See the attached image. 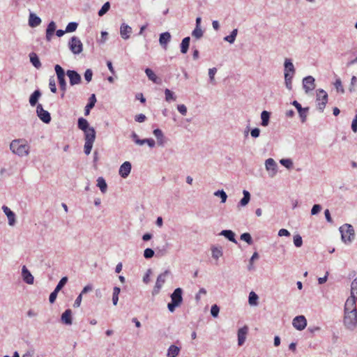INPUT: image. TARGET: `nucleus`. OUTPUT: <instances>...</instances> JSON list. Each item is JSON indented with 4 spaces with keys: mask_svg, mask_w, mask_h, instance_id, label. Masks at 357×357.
Returning <instances> with one entry per match:
<instances>
[{
    "mask_svg": "<svg viewBox=\"0 0 357 357\" xmlns=\"http://www.w3.org/2000/svg\"><path fill=\"white\" fill-rule=\"evenodd\" d=\"M10 150L19 156H25L29 154V146L24 139L13 140L10 144Z\"/></svg>",
    "mask_w": 357,
    "mask_h": 357,
    "instance_id": "1",
    "label": "nucleus"
},
{
    "mask_svg": "<svg viewBox=\"0 0 357 357\" xmlns=\"http://www.w3.org/2000/svg\"><path fill=\"white\" fill-rule=\"evenodd\" d=\"M341 234L342 241L344 243H350L354 239L355 231L353 226L350 224H344L339 228Z\"/></svg>",
    "mask_w": 357,
    "mask_h": 357,
    "instance_id": "2",
    "label": "nucleus"
},
{
    "mask_svg": "<svg viewBox=\"0 0 357 357\" xmlns=\"http://www.w3.org/2000/svg\"><path fill=\"white\" fill-rule=\"evenodd\" d=\"M328 96L327 93L322 89L317 90L316 102L317 108L320 112H323L328 102Z\"/></svg>",
    "mask_w": 357,
    "mask_h": 357,
    "instance_id": "3",
    "label": "nucleus"
},
{
    "mask_svg": "<svg viewBox=\"0 0 357 357\" xmlns=\"http://www.w3.org/2000/svg\"><path fill=\"white\" fill-rule=\"evenodd\" d=\"M343 322L347 329L354 330L357 326V312H344Z\"/></svg>",
    "mask_w": 357,
    "mask_h": 357,
    "instance_id": "4",
    "label": "nucleus"
},
{
    "mask_svg": "<svg viewBox=\"0 0 357 357\" xmlns=\"http://www.w3.org/2000/svg\"><path fill=\"white\" fill-rule=\"evenodd\" d=\"M54 70L57 77L60 89L63 92H66L67 89V84L65 79L66 73L63 68L60 65L56 64L54 66Z\"/></svg>",
    "mask_w": 357,
    "mask_h": 357,
    "instance_id": "5",
    "label": "nucleus"
},
{
    "mask_svg": "<svg viewBox=\"0 0 357 357\" xmlns=\"http://www.w3.org/2000/svg\"><path fill=\"white\" fill-rule=\"evenodd\" d=\"M70 51L75 54H80L83 50V45L77 36H73L68 42Z\"/></svg>",
    "mask_w": 357,
    "mask_h": 357,
    "instance_id": "6",
    "label": "nucleus"
},
{
    "mask_svg": "<svg viewBox=\"0 0 357 357\" xmlns=\"http://www.w3.org/2000/svg\"><path fill=\"white\" fill-rule=\"evenodd\" d=\"M169 274L170 271L169 270H166L165 272L158 276L155 287L152 292L153 295H155L159 293L160 289L166 281L167 276Z\"/></svg>",
    "mask_w": 357,
    "mask_h": 357,
    "instance_id": "7",
    "label": "nucleus"
},
{
    "mask_svg": "<svg viewBox=\"0 0 357 357\" xmlns=\"http://www.w3.org/2000/svg\"><path fill=\"white\" fill-rule=\"evenodd\" d=\"M77 127L79 129L84 131V137H86L87 134H91V132H96L95 129L93 127H90L87 120L84 119L83 117H80L78 119Z\"/></svg>",
    "mask_w": 357,
    "mask_h": 357,
    "instance_id": "8",
    "label": "nucleus"
},
{
    "mask_svg": "<svg viewBox=\"0 0 357 357\" xmlns=\"http://www.w3.org/2000/svg\"><path fill=\"white\" fill-rule=\"evenodd\" d=\"M85 139V144L84 146V151L86 155H89L92 147L93 142L96 139V132H91V134H87L86 137H84Z\"/></svg>",
    "mask_w": 357,
    "mask_h": 357,
    "instance_id": "9",
    "label": "nucleus"
},
{
    "mask_svg": "<svg viewBox=\"0 0 357 357\" xmlns=\"http://www.w3.org/2000/svg\"><path fill=\"white\" fill-rule=\"evenodd\" d=\"M36 113L39 119L45 123H49L51 121V116L48 111L45 110L42 105L38 104L36 107Z\"/></svg>",
    "mask_w": 357,
    "mask_h": 357,
    "instance_id": "10",
    "label": "nucleus"
},
{
    "mask_svg": "<svg viewBox=\"0 0 357 357\" xmlns=\"http://www.w3.org/2000/svg\"><path fill=\"white\" fill-rule=\"evenodd\" d=\"M292 325L296 329L302 331L307 326V320L303 315H298L293 319Z\"/></svg>",
    "mask_w": 357,
    "mask_h": 357,
    "instance_id": "11",
    "label": "nucleus"
},
{
    "mask_svg": "<svg viewBox=\"0 0 357 357\" xmlns=\"http://www.w3.org/2000/svg\"><path fill=\"white\" fill-rule=\"evenodd\" d=\"M265 167L271 177H273L276 174L278 165L273 158H268L266 160Z\"/></svg>",
    "mask_w": 357,
    "mask_h": 357,
    "instance_id": "12",
    "label": "nucleus"
},
{
    "mask_svg": "<svg viewBox=\"0 0 357 357\" xmlns=\"http://www.w3.org/2000/svg\"><path fill=\"white\" fill-rule=\"evenodd\" d=\"M66 74L69 77L70 84L71 86L79 84L81 82V76L77 71L68 70Z\"/></svg>",
    "mask_w": 357,
    "mask_h": 357,
    "instance_id": "13",
    "label": "nucleus"
},
{
    "mask_svg": "<svg viewBox=\"0 0 357 357\" xmlns=\"http://www.w3.org/2000/svg\"><path fill=\"white\" fill-rule=\"evenodd\" d=\"M357 300L355 296L351 295L346 301L344 305V312H357L356 307V301Z\"/></svg>",
    "mask_w": 357,
    "mask_h": 357,
    "instance_id": "14",
    "label": "nucleus"
},
{
    "mask_svg": "<svg viewBox=\"0 0 357 357\" xmlns=\"http://www.w3.org/2000/svg\"><path fill=\"white\" fill-rule=\"evenodd\" d=\"M314 78L312 76H307L303 79V86L305 93L312 91L315 88Z\"/></svg>",
    "mask_w": 357,
    "mask_h": 357,
    "instance_id": "15",
    "label": "nucleus"
},
{
    "mask_svg": "<svg viewBox=\"0 0 357 357\" xmlns=\"http://www.w3.org/2000/svg\"><path fill=\"white\" fill-rule=\"evenodd\" d=\"M170 297L171 301L181 305L183 302V289L180 287L175 289Z\"/></svg>",
    "mask_w": 357,
    "mask_h": 357,
    "instance_id": "16",
    "label": "nucleus"
},
{
    "mask_svg": "<svg viewBox=\"0 0 357 357\" xmlns=\"http://www.w3.org/2000/svg\"><path fill=\"white\" fill-rule=\"evenodd\" d=\"M131 168H132V165L130 162H128V161L124 162L120 166L119 171V175L123 178H127L130 173Z\"/></svg>",
    "mask_w": 357,
    "mask_h": 357,
    "instance_id": "17",
    "label": "nucleus"
},
{
    "mask_svg": "<svg viewBox=\"0 0 357 357\" xmlns=\"http://www.w3.org/2000/svg\"><path fill=\"white\" fill-rule=\"evenodd\" d=\"M22 277L24 282L28 284H32L34 282V278L26 266L22 268Z\"/></svg>",
    "mask_w": 357,
    "mask_h": 357,
    "instance_id": "18",
    "label": "nucleus"
},
{
    "mask_svg": "<svg viewBox=\"0 0 357 357\" xmlns=\"http://www.w3.org/2000/svg\"><path fill=\"white\" fill-rule=\"evenodd\" d=\"M248 332V327L247 326H244L243 327L241 328L238 331V344L239 346H241L244 344L246 335Z\"/></svg>",
    "mask_w": 357,
    "mask_h": 357,
    "instance_id": "19",
    "label": "nucleus"
},
{
    "mask_svg": "<svg viewBox=\"0 0 357 357\" xmlns=\"http://www.w3.org/2000/svg\"><path fill=\"white\" fill-rule=\"evenodd\" d=\"M153 133L157 139L158 144L160 146H164L167 142V139L162 131L159 128H156L153 130Z\"/></svg>",
    "mask_w": 357,
    "mask_h": 357,
    "instance_id": "20",
    "label": "nucleus"
},
{
    "mask_svg": "<svg viewBox=\"0 0 357 357\" xmlns=\"http://www.w3.org/2000/svg\"><path fill=\"white\" fill-rule=\"evenodd\" d=\"M181 347L172 344L167 351V357H177L181 352Z\"/></svg>",
    "mask_w": 357,
    "mask_h": 357,
    "instance_id": "21",
    "label": "nucleus"
},
{
    "mask_svg": "<svg viewBox=\"0 0 357 357\" xmlns=\"http://www.w3.org/2000/svg\"><path fill=\"white\" fill-rule=\"evenodd\" d=\"M131 33H132V28L129 25H128L125 23H123L121 25L120 34H121V36L122 37V38H123L124 40L128 39L130 38Z\"/></svg>",
    "mask_w": 357,
    "mask_h": 357,
    "instance_id": "22",
    "label": "nucleus"
},
{
    "mask_svg": "<svg viewBox=\"0 0 357 357\" xmlns=\"http://www.w3.org/2000/svg\"><path fill=\"white\" fill-rule=\"evenodd\" d=\"M2 209L8 218V225L13 226L15 224V214L6 206H3Z\"/></svg>",
    "mask_w": 357,
    "mask_h": 357,
    "instance_id": "23",
    "label": "nucleus"
},
{
    "mask_svg": "<svg viewBox=\"0 0 357 357\" xmlns=\"http://www.w3.org/2000/svg\"><path fill=\"white\" fill-rule=\"evenodd\" d=\"M61 320L62 323L66 325H71L73 323L71 310L68 309L65 310V312L61 314Z\"/></svg>",
    "mask_w": 357,
    "mask_h": 357,
    "instance_id": "24",
    "label": "nucleus"
},
{
    "mask_svg": "<svg viewBox=\"0 0 357 357\" xmlns=\"http://www.w3.org/2000/svg\"><path fill=\"white\" fill-rule=\"evenodd\" d=\"M170 40L171 34L167 31L162 33L160 35L159 43L160 45L162 46L165 50L167 49V45Z\"/></svg>",
    "mask_w": 357,
    "mask_h": 357,
    "instance_id": "25",
    "label": "nucleus"
},
{
    "mask_svg": "<svg viewBox=\"0 0 357 357\" xmlns=\"http://www.w3.org/2000/svg\"><path fill=\"white\" fill-rule=\"evenodd\" d=\"M56 30V24L54 22H50L46 29V40L47 41H50L52 40V36Z\"/></svg>",
    "mask_w": 357,
    "mask_h": 357,
    "instance_id": "26",
    "label": "nucleus"
},
{
    "mask_svg": "<svg viewBox=\"0 0 357 357\" xmlns=\"http://www.w3.org/2000/svg\"><path fill=\"white\" fill-rule=\"evenodd\" d=\"M96 102V97L95 94H91L89 99V102L85 107L84 109V115L87 116L90 113V110L93 108Z\"/></svg>",
    "mask_w": 357,
    "mask_h": 357,
    "instance_id": "27",
    "label": "nucleus"
},
{
    "mask_svg": "<svg viewBox=\"0 0 357 357\" xmlns=\"http://www.w3.org/2000/svg\"><path fill=\"white\" fill-rule=\"evenodd\" d=\"M41 23V19L36 14L31 13L29 17V25L31 27H36Z\"/></svg>",
    "mask_w": 357,
    "mask_h": 357,
    "instance_id": "28",
    "label": "nucleus"
},
{
    "mask_svg": "<svg viewBox=\"0 0 357 357\" xmlns=\"http://www.w3.org/2000/svg\"><path fill=\"white\" fill-rule=\"evenodd\" d=\"M243 198L240 200V202L238 203V207H244L248 204V203L250 201V193L246 190H243Z\"/></svg>",
    "mask_w": 357,
    "mask_h": 357,
    "instance_id": "29",
    "label": "nucleus"
},
{
    "mask_svg": "<svg viewBox=\"0 0 357 357\" xmlns=\"http://www.w3.org/2000/svg\"><path fill=\"white\" fill-rule=\"evenodd\" d=\"M220 235L225 236L226 238H227L229 241L237 243V241L235 238V233L229 229H225L222 230Z\"/></svg>",
    "mask_w": 357,
    "mask_h": 357,
    "instance_id": "30",
    "label": "nucleus"
},
{
    "mask_svg": "<svg viewBox=\"0 0 357 357\" xmlns=\"http://www.w3.org/2000/svg\"><path fill=\"white\" fill-rule=\"evenodd\" d=\"M30 62L31 64L37 69L41 68V63L40 61L39 57L35 52H31L29 54Z\"/></svg>",
    "mask_w": 357,
    "mask_h": 357,
    "instance_id": "31",
    "label": "nucleus"
},
{
    "mask_svg": "<svg viewBox=\"0 0 357 357\" xmlns=\"http://www.w3.org/2000/svg\"><path fill=\"white\" fill-rule=\"evenodd\" d=\"M190 38L189 36H187L182 40L180 45L181 52L182 54H186L188 52L190 46Z\"/></svg>",
    "mask_w": 357,
    "mask_h": 357,
    "instance_id": "32",
    "label": "nucleus"
},
{
    "mask_svg": "<svg viewBox=\"0 0 357 357\" xmlns=\"http://www.w3.org/2000/svg\"><path fill=\"white\" fill-rule=\"evenodd\" d=\"M41 96V92L39 89L36 90L29 98V103L31 106H35L38 101L39 98Z\"/></svg>",
    "mask_w": 357,
    "mask_h": 357,
    "instance_id": "33",
    "label": "nucleus"
},
{
    "mask_svg": "<svg viewBox=\"0 0 357 357\" xmlns=\"http://www.w3.org/2000/svg\"><path fill=\"white\" fill-rule=\"evenodd\" d=\"M145 73L148 78L151 80L154 83H159L160 79L156 76V75L154 73V72L151 68H146L145 69Z\"/></svg>",
    "mask_w": 357,
    "mask_h": 357,
    "instance_id": "34",
    "label": "nucleus"
},
{
    "mask_svg": "<svg viewBox=\"0 0 357 357\" xmlns=\"http://www.w3.org/2000/svg\"><path fill=\"white\" fill-rule=\"evenodd\" d=\"M212 257L218 260L220 257L222 256L223 252L221 247L213 246L211 248Z\"/></svg>",
    "mask_w": 357,
    "mask_h": 357,
    "instance_id": "35",
    "label": "nucleus"
},
{
    "mask_svg": "<svg viewBox=\"0 0 357 357\" xmlns=\"http://www.w3.org/2000/svg\"><path fill=\"white\" fill-rule=\"evenodd\" d=\"M97 186L102 193H105L107 190V184L102 177H98L97 179Z\"/></svg>",
    "mask_w": 357,
    "mask_h": 357,
    "instance_id": "36",
    "label": "nucleus"
},
{
    "mask_svg": "<svg viewBox=\"0 0 357 357\" xmlns=\"http://www.w3.org/2000/svg\"><path fill=\"white\" fill-rule=\"evenodd\" d=\"M270 112L267 111H263L261 114V125L262 126H267L269 123V119H270Z\"/></svg>",
    "mask_w": 357,
    "mask_h": 357,
    "instance_id": "37",
    "label": "nucleus"
},
{
    "mask_svg": "<svg viewBox=\"0 0 357 357\" xmlns=\"http://www.w3.org/2000/svg\"><path fill=\"white\" fill-rule=\"evenodd\" d=\"M237 34L238 29H234L229 36L224 37V40L228 42L230 44H233L235 42Z\"/></svg>",
    "mask_w": 357,
    "mask_h": 357,
    "instance_id": "38",
    "label": "nucleus"
},
{
    "mask_svg": "<svg viewBox=\"0 0 357 357\" xmlns=\"http://www.w3.org/2000/svg\"><path fill=\"white\" fill-rule=\"evenodd\" d=\"M284 68H285V72H288V73L291 72V75H294V73L295 72V68H294V66L291 59H285Z\"/></svg>",
    "mask_w": 357,
    "mask_h": 357,
    "instance_id": "39",
    "label": "nucleus"
},
{
    "mask_svg": "<svg viewBox=\"0 0 357 357\" xmlns=\"http://www.w3.org/2000/svg\"><path fill=\"white\" fill-rule=\"evenodd\" d=\"M292 77L293 75H290L288 72L284 73L285 85L286 87L289 90L292 89Z\"/></svg>",
    "mask_w": 357,
    "mask_h": 357,
    "instance_id": "40",
    "label": "nucleus"
},
{
    "mask_svg": "<svg viewBox=\"0 0 357 357\" xmlns=\"http://www.w3.org/2000/svg\"><path fill=\"white\" fill-rule=\"evenodd\" d=\"M258 298H259V296H257V294L254 291H251L249 294V297H248L249 304L250 305H257Z\"/></svg>",
    "mask_w": 357,
    "mask_h": 357,
    "instance_id": "41",
    "label": "nucleus"
},
{
    "mask_svg": "<svg viewBox=\"0 0 357 357\" xmlns=\"http://www.w3.org/2000/svg\"><path fill=\"white\" fill-rule=\"evenodd\" d=\"M121 291V289L119 287H114L113 289L112 294V303L114 305H116L119 301V294Z\"/></svg>",
    "mask_w": 357,
    "mask_h": 357,
    "instance_id": "42",
    "label": "nucleus"
},
{
    "mask_svg": "<svg viewBox=\"0 0 357 357\" xmlns=\"http://www.w3.org/2000/svg\"><path fill=\"white\" fill-rule=\"evenodd\" d=\"M241 240L246 242L248 245H252L253 243L252 238L250 233L245 232L241 235Z\"/></svg>",
    "mask_w": 357,
    "mask_h": 357,
    "instance_id": "43",
    "label": "nucleus"
},
{
    "mask_svg": "<svg viewBox=\"0 0 357 357\" xmlns=\"http://www.w3.org/2000/svg\"><path fill=\"white\" fill-rule=\"evenodd\" d=\"M165 100L167 102H170L171 100H176V96L174 93L169 90V89H166L165 90Z\"/></svg>",
    "mask_w": 357,
    "mask_h": 357,
    "instance_id": "44",
    "label": "nucleus"
},
{
    "mask_svg": "<svg viewBox=\"0 0 357 357\" xmlns=\"http://www.w3.org/2000/svg\"><path fill=\"white\" fill-rule=\"evenodd\" d=\"M214 195L221 199V203H225L227 201V195L223 190H217L214 192Z\"/></svg>",
    "mask_w": 357,
    "mask_h": 357,
    "instance_id": "45",
    "label": "nucleus"
},
{
    "mask_svg": "<svg viewBox=\"0 0 357 357\" xmlns=\"http://www.w3.org/2000/svg\"><path fill=\"white\" fill-rule=\"evenodd\" d=\"M204 32L202 30L201 27H195V29L192 32V37L196 39H200L203 36Z\"/></svg>",
    "mask_w": 357,
    "mask_h": 357,
    "instance_id": "46",
    "label": "nucleus"
},
{
    "mask_svg": "<svg viewBox=\"0 0 357 357\" xmlns=\"http://www.w3.org/2000/svg\"><path fill=\"white\" fill-rule=\"evenodd\" d=\"M110 8V3L109 1L105 3L102 8L98 11V15L102 16L108 12Z\"/></svg>",
    "mask_w": 357,
    "mask_h": 357,
    "instance_id": "47",
    "label": "nucleus"
},
{
    "mask_svg": "<svg viewBox=\"0 0 357 357\" xmlns=\"http://www.w3.org/2000/svg\"><path fill=\"white\" fill-rule=\"evenodd\" d=\"M308 110L309 107H305L298 112L302 123H305L306 121Z\"/></svg>",
    "mask_w": 357,
    "mask_h": 357,
    "instance_id": "48",
    "label": "nucleus"
},
{
    "mask_svg": "<svg viewBox=\"0 0 357 357\" xmlns=\"http://www.w3.org/2000/svg\"><path fill=\"white\" fill-rule=\"evenodd\" d=\"M77 26H78V24L77 22H71L68 24V25L66 28V31L67 33L73 32L77 29Z\"/></svg>",
    "mask_w": 357,
    "mask_h": 357,
    "instance_id": "49",
    "label": "nucleus"
},
{
    "mask_svg": "<svg viewBox=\"0 0 357 357\" xmlns=\"http://www.w3.org/2000/svg\"><path fill=\"white\" fill-rule=\"evenodd\" d=\"M294 244L296 248H301L303 245V239L300 234L294 236Z\"/></svg>",
    "mask_w": 357,
    "mask_h": 357,
    "instance_id": "50",
    "label": "nucleus"
},
{
    "mask_svg": "<svg viewBox=\"0 0 357 357\" xmlns=\"http://www.w3.org/2000/svg\"><path fill=\"white\" fill-rule=\"evenodd\" d=\"M334 86L337 92H340L341 93H344V89L342 86V81L340 79H337L334 83Z\"/></svg>",
    "mask_w": 357,
    "mask_h": 357,
    "instance_id": "51",
    "label": "nucleus"
},
{
    "mask_svg": "<svg viewBox=\"0 0 357 357\" xmlns=\"http://www.w3.org/2000/svg\"><path fill=\"white\" fill-rule=\"evenodd\" d=\"M351 295L355 296L357 298V277L351 282Z\"/></svg>",
    "mask_w": 357,
    "mask_h": 357,
    "instance_id": "52",
    "label": "nucleus"
},
{
    "mask_svg": "<svg viewBox=\"0 0 357 357\" xmlns=\"http://www.w3.org/2000/svg\"><path fill=\"white\" fill-rule=\"evenodd\" d=\"M68 277L65 276L63 277L57 284V285L55 287V289H57L58 291H60L67 283L68 282Z\"/></svg>",
    "mask_w": 357,
    "mask_h": 357,
    "instance_id": "53",
    "label": "nucleus"
},
{
    "mask_svg": "<svg viewBox=\"0 0 357 357\" xmlns=\"http://www.w3.org/2000/svg\"><path fill=\"white\" fill-rule=\"evenodd\" d=\"M280 162L287 169H291L293 166V162L291 159H281Z\"/></svg>",
    "mask_w": 357,
    "mask_h": 357,
    "instance_id": "54",
    "label": "nucleus"
},
{
    "mask_svg": "<svg viewBox=\"0 0 357 357\" xmlns=\"http://www.w3.org/2000/svg\"><path fill=\"white\" fill-rule=\"evenodd\" d=\"M217 73L216 68H212L208 70V76L211 83L215 84V75Z\"/></svg>",
    "mask_w": 357,
    "mask_h": 357,
    "instance_id": "55",
    "label": "nucleus"
},
{
    "mask_svg": "<svg viewBox=\"0 0 357 357\" xmlns=\"http://www.w3.org/2000/svg\"><path fill=\"white\" fill-rule=\"evenodd\" d=\"M154 250L151 248H146L144 251V257L146 259H151L154 256Z\"/></svg>",
    "mask_w": 357,
    "mask_h": 357,
    "instance_id": "56",
    "label": "nucleus"
},
{
    "mask_svg": "<svg viewBox=\"0 0 357 357\" xmlns=\"http://www.w3.org/2000/svg\"><path fill=\"white\" fill-rule=\"evenodd\" d=\"M219 312H220V308L217 305L215 304L211 306V314L212 317H217L218 316Z\"/></svg>",
    "mask_w": 357,
    "mask_h": 357,
    "instance_id": "57",
    "label": "nucleus"
},
{
    "mask_svg": "<svg viewBox=\"0 0 357 357\" xmlns=\"http://www.w3.org/2000/svg\"><path fill=\"white\" fill-rule=\"evenodd\" d=\"M59 292V291L54 289V290L50 294L49 297V301L50 303H54L55 302Z\"/></svg>",
    "mask_w": 357,
    "mask_h": 357,
    "instance_id": "58",
    "label": "nucleus"
},
{
    "mask_svg": "<svg viewBox=\"0 0 357 357\" xmlns=\"http://www.w3.org/2000/svg\"><path fill=\"white\" fill-rule=\"evenodd\" d=\"M321 210V206L320 204H314L311 209V214L315 215L318 214Z\"/></svg>",
    "mask_w": 357,
    "mask_h": 357,
    "instance_id": "59",
    "label": "nucleus"
},
{
    "mask_svg": "<svg viewBox=\"0 0 357 357\" xmlns=\"http://www.w3.org/2000/svg\"><path fill=\"white\" fill-rule=\"evenodd\" d=\"M49 86H50V91L52 92V93H56V83H55V80L53 77H51L49 80Z\"/></svg>",
    "mask_w": 357,
    "mask_h": 357,
    "instance_id": "60",
    "label": "nucleus"
},
{
    "mask_svg": "<svg viewBox=\"0 0 357 357\" xmlns=\"http://www.w3.org/2000/svg\"><path fill=\"white\" fill-rule=\"evenodd\" d=\"M202 294L206 295V290L204 288H201L199 291V292L195 295V301L198 303L201 300V296Z\"/></svg>",
    "mask_w": 357,
    "mask_h": 357,
    "instance_id": "61",
    "label": "nucleus"
},
{
    "mask_svg": "<svg viewBox=\"0 0 357 357\" xmlns=\"http://www.w3.org/2000/svg\"><path fill=\"white\" fill-rule=\"evenodd\" d=\"M93 77V72L91 69H87L84 73V79L87 82L91 81Z\"/></svg>",
    "mask_w": 357,
    "mask_h": 357,
    "instance_id": "62",
    "label": "nucleus"
},
{
    "mask_svg": "<svg viewBox=\"0 0 357 357\" xmlns=\"http://www.w3.org/2000/svg\"><path fill=\"white\" fill-rule=\"evenodd\" d=\"M250 135L253 138H257L260 135V130L258 128H255L250 130Z\"/></svg>",
    "mask_w": 357,
    "mask_h": 357,
    "instance_id": "63",
    "label": "nucleus"
},
{
    "mask_svg": "<svg viewBox=\"0 0 357 357\" xmlns=\"http://www.w3.org/2000/svg\"><path fill=\"white\" fill-rule=\"evenodd\" d=\"M351 130L354 132H357V114L351 122Z\"/></svg>",
    "mask_w": 357,
    "mask_h": 357,
    "instance_id": "64",
    "label": "nucleus"
}]
</instances>
